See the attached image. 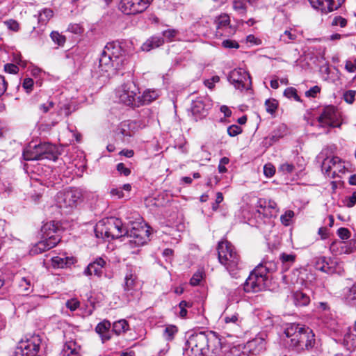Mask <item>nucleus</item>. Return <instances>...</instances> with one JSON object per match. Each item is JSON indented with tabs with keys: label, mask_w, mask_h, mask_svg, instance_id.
I'll list each match as a JSON object with an SVG mask.
<instances>
[{
	"label": "nucleus",
	"mask_w": 356,
	"mask_h": 356,
	"mask_svg": "<svg viewBox=\"0 0 356 356\" xmlns=\"http://www.w3.org/2000/svg\"><path fill=\"white\" fill-rule=\"evenodd\" d=\"M124 56L121 47L109 42L105 47L99 61L101 76L109 78L116 74L124 63Z\"/></svg>",
	"instance_id": "nucleus-1"
},
{
	"label": "nucleus",
	"mask_w": 356,
	"mask_h": 356,
	"mask_svg": "<svg viewBox=\"0 0 356 356\" xmlns=\"http://www.w3.org/2000/svg\"><path fill=\"white\" fill-rule=\"evenodd\" d=\"M284 334L290 339L289 346L296 351L312 348L315 344V334L312 330L296 323L286 324Z\"/></svg>",
	"instance_id": "nucleus-2"
},
{
	"label": "nucleus",
	"mask_w": 356,
	"mask_h": 356,
	"mask_svg": "<svg viewBox=\"0 0 356 356\" xmlns=\"http://www.w3.org/2000/svg\"><path fill=\"white\" fill-rule=\"evenodd\" d=\"M336 150L334 145L327 146L316 156L318 162L321 163L323 173L330 178H335L339 174L346 172L344 161L339 156H333Z\"/></svg>",
	"instance_id": "nucleus-3"
},
{
	"label": "nucleus",
	"mask_w": 356,
	"mask_h": 356,
	"mask_svg": "<svg viewBox=\"0 0 356 356\" xmlns=\"http://www.w3.org/2000/svg\"><path fill=\"white\" fill-rule=\"evenodd\" d=\"M275 268V264L268 261L260 264L251 272L244 284V290L248 293L266 290L269 284L268 273Z\"/></svg>",
	"instance_id": "nucleus-4"
},
{
	"label": "nucleus",
	"mask_w": 356,
	"mask_h": 356,
	"mask_svg": "<svg viewBox=\"0 0 356 356\" xmlns=\"http://www.w3.org/2000/svg\"><path fill=\"white\" fill-rule=\"evenodd\" d=\"M58 227L54 221L47 222L41 228L42 240L31 250L34 254H40L55 247L60 241Z\"/></svg>",
	"instance_id": "nucleus-5"
},
{
	"label": "nucleus",
	"mask_w": 356,
	"mask_h": 356,
	"mask_svg": "<svg viewBox=\"0 0 356 356\" xmlns=\"http://www.w3.org/2000/svg\"><path fill=\"white\" fill-rule=\"evenodd\" d=\"M218 255L220 263L233 277H236L241 269L239 257L234 247L227 241H220L218 245Z\"/></svg>",
	"instance_id": "nucleus-6"
},
{
	"label": "nucleus",
	"mask_w": 356,
	"mask_h": 356,
	"mask_svg": "<svg viewBox=\"0 0 356 356\" xmlns=\"http://www.w3.org/2000/svg\"><path fill=\"white\" fill-rule=\"evenodd\" d=\"M95 235L97 238H118L126 236L127 228L124 227L120 219L111 217L104 219L96 225Z\"/></svg>",
	"instance_id": "nucleus-7"
},
{
	"label": "nucleus",
	"mask_w": 356,
	"mask_h": 356,
	"mask_svg": "<svg viewBox=\"0 0 356 356\" xmlns=\"http://www.w3.org/2000/svg\"><path fill=\"white\" fill-rule=\"evenodd\" d=\"M58 153L56 147L49 143L29 145L23 151V157L26 161L48 159L56 161Z\"/></svg>",
	"instance_id": "nucleus-8"
},
{
	"label": "nucleus",
	"mask_w": 356,
	"mask_h": 356,
	"mask_svg": "<svg viewBox=\"0 0 356 356\" xmlns=\"http://www.w3.org/2000/svg\"><path fill=\"white\" fill-rule=\"evenodd\" d=\"M126 236L129 238L130 247L135 248L143 245L149 240V227L143 222H133L131 227L127 229Z\"/></svg>",
	"instance_id": "nucleus-9"
},
{
	"label": "nucleus",
	"mask_w": 356,
	"mask_h": 356,
	"mask_svg": "<svg viewBox=\"0 0 356 356\" xmlns=\"http://www.w3.org/2000/svg\"><path fill=\"white\" fill-rule=\"evenodd\" d=\"M139 89L132 81H129L121 85L116 90V97L120 102L131 107H139L140 100L138 99Z\"/></svg>",
	"instance_id": "nucleus-10"
},
{
	"label": "nucleus",
	"mask_w": 356,
	"mask_h": 356,
	"mask_svg": "<svg viewBox=\"0 0 356 356\" xmlns=\"http://www.w3.org/2000/svg\"><path fill=\"white\" fill-rule=\"evenodd\" d=\"M81 197L80 189L70 188L57 194L56 202L60 209L70 211L77 207Z\"/></svg>",
	"instance_id": "nucleus-11"
},
{
	"label": "nucleus",
	"mask_w": 356,
	"mask_h": 356,
	"mask_svg": "<svg viewBox=\"0 0 356 356\" xmlns=\"http://www.w3.org/2000/svg\"><path fill=\"white\" fill-rule=\"evenodd\" d=\"M40 338L32 336L26 340H21L15 350V356H36L40 349Z\"/></svg>",
	"instance_id": "nucleus-12"
},
{
	"label": "nucleus",
	"mask_w": 356,
	"mask_h": 356,
	"mask_svg": "<svg viewBox=\"0 0 356 356\" xmlns=\"http://www.w3.org/2000/svg\"><path fill=\"white\" fill-rule=\"evenodd\" d=\"M209 339L205 332H200L190 337L188 343L196 356H204L209 350Z\"/></svg>",
	"instance_id": "nucleus-13"
},
{
	"label": "nucleus",
	"mask_w": 356,
	"mask_h": 356,
	"mask_svg": "<svg viewBox=\"0 0 356 356\" xmlns=\"http://www.w3.org/2000/svg\"><path fill=\"white\" fill-rule=\"evenodd\" d=\"M153 0H121L120 10L126 15H135L145 11Z\"/></svg>",
	"instance_id": "nucleus-14"
},
{
	"label": "nucleus",
	"mask_w": 356,
	"mask_h": 356,
	"mask_svg": "<svg viewBox=\"0 0 356 356\" xmlns=\"http://www.w3.org/2000/svg\"><path fill=\"white\" fill-rule=\"evenodd\" d=\"M229 82L236 89H248L251 85V80L249 74L242 68L233 70L229 74Z\"/></svg>",
	"instance_id": "nucleus-15"
},
{
	"label": "nucleus",
	"mask_w": 356,
	"mask_h": 356,
	"mask_svg": "<svg viewBox=\"0 0 356 356\" xmlns=\"http://www.w3.org/2000/svg\"><path fill=\"white\" fill-rule=\"evenodd\" d=\"M338 119L339 114L334 107L327 106L319 116L318 122L323 127H339Z\"/></svg>",
	"instance_id": "nucleus-16"
},
{
	"label": "nucleus",
	"mask_w": 356,
	"mask_h": 356,
	"mask_svg": "<svg viewBox=\"0 0 356 356\" xmlns=\"http://www.w3.org/2000/svg\"><path fill=\"white\" fill-rule=\"evenodd\" d=\"M312 7L320 9L325 13L337 10L345 0H309Z\"/></svg>",
	"instance_id": "nucleus-17"
},
{
	"label": "nucleus",
	"mask_w": 356,
	"mask_h": 356,
	"mask_svg": "<svg viewBox=\"0 0 356 356\" xmlns=\"http://www.w3.org/2000/svg\"><path fill=\"white\" fill-rule=\"evenodd\" d=\"M106 264V261L102 257L97 258L94 261L90 263L84 270V275L91 276L92 275L101 277L103 273V268Z\"/></svg>",
	"instance_id": "nucleus-18"
},
{
	"label": "nucleus",
	"mask_w": 356,
	"mask_h": 356,
	"mask_svg": "<svg viewBox=\"0 0 356 356\" xmlns=\"http://www.w3.org/2000/svg\"><path fill=\"white\" fill-rule=\"evenodd\" d=\"M258 204L257 211L264 216L269 218L276 214L273 213L277 211V204L274 201L260 200Z\"/></svg>",
	"instance_id": "nucleus-19"
},
{
	"label": "nucleus",
	"mask_w": 356,
	"mask_h": 356,
	"mask_svg": "<svg viewBox=\"0 0 356 356\" xmlns=\"http://www.w3.org/2000/svg\"><path fill=\"white\" fill-rule=\"evenodd\" d=\"M137 277L131 270L126 273L124 277V291L127 296H134L136 291Z\"/></svg>",
	"instance_id": "nucleus-20"
},
{
	"label": "nucleus",
	"mask_w": 356,
	"mask_h": 356,
	"mask_svg": "<svg viewBox=\"0 0 356 356\" xmlns=\"http://www.w3.org/2000/svg\"><path fill=\"white\" fill-rule=\"evenodd\" d=\"M191 112L196 120L207 115V109L205 108V105L202 99H198L193 102Z\"/></svg>",
	"instance_id": "nucleus-21"
},
{
	"label": "nucleus",
	"mask_w": 356,
	"mask_h": 356,
	"mask_svg": "<svg viewBox=\"0 0 356 356\" xmlns=\"http://www.w3.org/2000/svg\"><path fill=\"white\" fill-rule=\"evenodd\" d=\"M314 266L317 270L327 274H332L335 272L332 267L330 266L325 257H316Z\"/></svg>",
	"instance_id": "nucleus-22"
},
{
	"label": "nucleus",
	"mask_w": 356,
	"mask_h": 356,
	"mask_svg": "<svg viewBox=\"0 0 356 356\" xmlns=\"http://www.w3.org/2000/svg\"><path fill=\"white\" fill-rule=\"evenodd\" d=\"M164 43V40L159 36H153L145 42L141 46L143 51H149L152 49L157 48Z\"/></svg>",
	"instance_id": "nucleus-23"
},
{
	"label": "nucleus",
	"mask_w": 356,
	"mask_h": 356,
	"mask_svg": "<svg viewBox=\"0 0 356 356\" xmlns=\"http://www.w3.org/2000/svg\"><path fill=\"white\" fill-rule=\"evenodd\" d=\"M224 314V322L226 325L232 324L235 325L237 329L241 327L243 318H241L238 313L234 312L229 314L227 311H225Z\"/></svg>",
	"instance_id": "nucleus-24"
},
{
	"label": "nucleus",
	"mask_w": 356,
	"mask_h": 356,
	"mask_svg": "<svg viewBox=\"0 0 356 356\" xmlns=\"http://www.w3.org/2000/svg\"><path fill=\"white\" fill-rule=\"evenodd\" d=\"M80 347L74 341L65 343L63 349V356H79Z\"/></svg>",
	"instance_id": "nucleus-25"
},
{
	"label": "nucleus",
	"mask_w": 356,
	"mask_h": 356,
	"mask_svg": "<svg viewBox=\"0 0 356 356\" xmlns=\"http://www.w3.org/2000/svg\"><path fill=\"white\" fill-rule=\"evenodd\" d=\"M110 327L111 323L108 321H104L96 326L95 330L101 335L102 339L104 342L110 339V336L108 333Z\"/></svg>",
	"instance_id": "nucleus-26"
},
{
	"label": "nucleus",
	"mask_w": 356,
	"mask_h": 356,
	"mask_svg": "<svg viewBox=\"0 0 356 356\" xmlns=\"http://www.w3.org/2000/svg\"><path fill=\"white\" fill-rule=\"evenodd\" d=\"M159 94L155 90H147L143 92L141 96H138V100H140V106L144 104H147L157 99Z\"/></svg>",
	"instance_id": "nucleus-27"
},
{
	"label": "nucleus",
	"mask_w": 356,
	"mask_h": 356,
	"mask_svg": "<svg viewBox=\"0 0 356 356\" xmlns=\"http://www.w3.org/2000/svg\"><path fill=\"white\" fill-rule=\"evenodd\" d=\"M217 30H226L230 28V18L226 13H222L215 19Z\"/></svg>",
	"instance_id": "nucleus-28"
},
{
	"label": "nucleus",
	"mask_w": 356,
	"mask_h": 356,
	"mask_svg": "<svg viewBox=\"0 0 356 356\" xmlns=\"http://www.w3.org/2000/svg\"><path fill=\"white\" fill-rule=\"evenodd\" d=\"M343 343L348 350L356 348V331L349 330L344 335Z\"/></svg>",
	"instance_id": "nucleus-29"
},
{
	"label": "nucleus",
	"mask_w": 356,
	"mask_h": 356,
	"mask_svg": "<svg viewBox=\"0 0 356 356\" xmlns=\"http://www.w3.org/2000/svg\"><path fill=\"white\" fill-rule=\"evenodd\" d=\"M296 255L294 254L282 253L280 259L282 265V270H287L295 262Z\"/></svg>",
	"instance_id": "nucleus-30"
},
{
	"label": "nucleus",
	"mask_w": 356,
	"mask_h": 356,
	"mask_svg": "<svg viewBox=\"0 0 356 356\" xmlns=\"http://www.w3.org/2000/svg\"><path fill=\"white\" fill-rule=\"evenodd\" d=\"M293 301L297 306H307L309 302V297L302 291H296L293 295Z\"/></svg>",
	"instance_id": "nucleus-31"
},
{
	"label": "nucleus",
	"mask_w": 356,
	"mask_h": 356,
	"mask_svg": "<svg viewBox=\"0 0 356 356\" xmlns=\"http://www.w3.org/2000/svg\"><path fill=\"white\" fill-rule=\"evenodd\" d=\"M330 249L331 252L336 255L341 254L343 253H349L345 243L343 241L332 242L330 245Z\"/></svg>",
	"instance_id": "nucleus-32"
},
{
	"label": "nucleus",
	"mask_w": 356,
	"mask_h": 356,
	"mask_svg": "<svg viewBox=\"0 0 356 356\" xmlns=\"http://www.w3.org/2000/svg\"><path fill=\"white\" fill-rule=\"evenodd\" d=\"M54 15L53 10L50 8H44L38 14V23L44 25L46 24Z\"/></svg>",
	"instance_id": "nucleus-33"
},
{
	"label": "nucleus",
	"mask_w": 356,
	"mask_h": 356,
	"mask_svg": "<svg viewBox=\"0 0 356 356\" xmlns=\"http://www.w3.org/2000/svg\"><path fill=\"white\" fill-rule=\"evenodd\" d=\"M129 328V324L127 321L122 319L118 321H115L113 325V330L117 334H120L121 333L124 332Z\"/></svg>",
	"instance_id": "nucleus-34"
},
{
	"label": "nucleus",
	"mask_w": 356,
	"mask_h": 356,
	"mask_svg": "<svg viewBox=\"0 0 356 356\" xmlns=\"http://www.w3.org/2000/svg\"><path fill=\"white\" fill-rule=\"evenodd\" d=\"M297 38V35L295 33H293L292 29L286 30L280 36V40L283 42L285 44H289L293 41L296 40Z\"/></svg>",
	"instance_id": "nucleus-35"
},
{
	"label": "nucleus",
	"mask_w": 356,
	"mask_h": 356,
	"mask_svg": "<svg viewBox=\"0 0 356 356\" xmlns=\"http://www.w3.org/2000/svg\"><path fill=\"white\" fill-rule=\"evenodd\" d=\"M32 286L33 283L31 277H27L21 278V280L19 283V286L22 292L29 293L31 291Z\"/></svg>",
	"instance_id": "nucleus-36"
},
{
	"label": "nucleus",
	"mask_w": 356,
	"mask_h": 356,
	"mask_svg": "<svg viewBox=\"0 0 356 356\" xmlns=\"http://www.w3.org/2000/svg\"><path fill=\"white\" fill-rule=\"evenodd\" d=\"M72 261V259L68 257H54L52 258L54 265L58 268H64L67 264H70Z\"/></svg>",
	"instance_id": "nucleus-37"
},
{
	"label": "nucleus",
	"mask_w": 356,
	"mask_h": 356,
	"mask_svg": "<svg viewBox=\"0 0 356 356\" xmlns=\"http://www.w3.org/2000/svg\"><path fill=\"white\" fill-rule=\"evenodd\" d=\"M50 37L56 44L60 47H63L66 42L65 36L60 34L58 31H52Z\"/></svg>",
	"instance_id": "nucleus-38"
},
{
	"label": "nucleus",
	"mask_w": 356,
	"mask_h": 356,
	"mask_svg": "<svg viewBox=\"0 0 356 356\" xmlns=\"http://www.w3.org/2000/svg\"><path fill=\"white\" fill-rule=\"evenodd\" d=\"M177 328L175 325L167 326L163 332V337L167 341L173 339L175 334L177 332Z\"/></svg>",
	"instance_id": "nucleus-39"
},
{
	"label": "nucleus",
	"mask_w": 356,
	"mask_h": 356,
	"mask_svg": "<svg viewBox=\"0 0 356 356\" xmlns=\"http://www.w3.org/2000/svg\"><path fill=\"white\" fill-rule=\"evenodd\" d=\"M233 8L240 14H245L247 10L246 4L243 0H234Z\"/></svg>",
	"instance_id": "nucleus-40"
},
{
	"label": "nucleus",
	"mask_w": 356,
	"mask_h": 356,
	"mask_svg": "<svg viewBox=\"0 0 356 356\" xmlns=\"http://www.w3.org/2000/svg\"><path fill=\"white\" fill-rule=\"evenodd\" d=\"M294 217V212L291 210L285 211L280 217V220L284 226H289Z\"/></svg>",
	"instance_id": "nucleus-41"
},
{
	"label": "nucleus",
	"mask_w": 356,
	"mask_h": 356,
	"mask_svg": "<svg viewBox=\"0 0 356 356\" xmlns=\"http://www.w3.org/2000/svg\"><path fill=\"white\" fill-rule=\"evenodd\" d=\"M265 106L266 111L273 114L277 108V102L274 99H269L266 101Z\"/></svg>",
	"instance_id": "nucleus-42"
},
{
	"label": "nucleus",
	"mask_w": 356,
	"mask_h": 356,
	"mask_svg": "<svg viewBox=\"0 0 356 356\" xmlns=\"http://www.w3.org/2000/svg\"><path fill=\"white\" fill-rule=\"evenodd\" d=\"M284 95L288 98H293L297 102H301L300 97L297 94L296 89L293 87L287 88L284 90Z\"/></svg>",
	"instance_id": "nucleus-43"
},
{
	"label": "nucleus",
	"mask_w": 356,
	"mask_h": 356,
	"mask_svg": "<svg viewBox=\"0 0 356 356\" xmlns=\"http://www.w3.org/2000/svg\"><path fill=\"white\" fill-rule=\"evenodd\" d=\"M191 306H192V304L188 302H186L185 300L181 301L179 304V307L180 308V312H179L180 317L185 318L187 315V310L186 308L191 307Z\"/></svg>",
	"instance_id": "nucleus-44"
},
{
	"label": "nucleus",
	"mask_w": 356,
	"mask_h": 356,
	"mask_svg": "<svg viewBox=\"0 0 356 356\" xmlns=\"http://www.w3.org/2000/svg\"><path fill=\"white\" fill-rule=\"evenodd\" d=\"M295 166L289 163H284L280 165L279 170L284 174H289L293 172Z\"/></svg>",
	"instance_id": "nucleus-45"
},
{
	"label": "nucleus",
	"mask_w": 356,
	"mask_h": 356,
	"mask_svg": "<svg viewBox=\"0 0 356 356\" xmlns=\"http://www.w3.org/2000/svg\"><path fill=\"white\" fill-rule=\"evenodd\" d=\"M242 132V129L238 125H231L227 128V134L232 136H236Z\"/></svg>",
	"instance_id": "nucleus-46"
},
{
	"label": "nucleus",
	"mask_w": 356,
	"mask_h": 356,
	"mask_svg": "<svg viewBox=\"0 0 356 356\" xmlns=\"http://www.w3.org/2000/svg\"><path fill=\"white\" fill-rule=\"evenodd\" d=\"M356 91L350 90L344 92L343 99L348 104H353L355 100Z\"/></svg>",
	"instance_id": "nucleus-47"
},
{
	"label": "nucleus",
	"mask_w": 356,
	"mask_h": 356,
	"mask_svg": "<svg viewBox=\"0 0 356 356\" xmlns=\"http://www.w3.org/2000/svg\"><path fill=\"white\" fill-rule=\"evenodd\" d=\"M4 24L11 31L17 32L19 29V24L16 20L9 19L4 22Z\"/></svg>",
	"instance_id": "nucleus-48"
},
{
	"label": "nucleus",
	"mask_w": 356,
	"mask_h": 356,
	"mask_svg": "<svg viewBox=\"0 0 356 356\" xmlns=\"http://www.w3.org/2000/svg\"><path fill=\"white\" fill-rule=\"evenodd\" d=\"M345 204L348 208L353 207L356 204V191H354L350 196L346 197Z\"/></svg>",
	"instance_id": "nucleus-49"
},
{
	"label": "nucleus",
	"mask_w": 356,
	"mask_h": 356,
	"mask_svg": "<svg viewBox=\"0 0 356 356\" xmlns=\"http://www.w3.org/2000/svg\"><path fill=\"white\" fill-rule=\"evenodd\" d=\"M178 31L175 29H168L163 32V35L168 41L171 42L177 35Z\"/></svg>",
	"instance_id": "nucleus-50"
},
{
	"label": "nucleus",
	"mask_w": 356,
	"mask_h": 356,
	"mask_svg": "<svg viewBox=\"0 0 356 356\" xmlns=\"http://www.w3.org/2000/svg\"><path fill=\"white\" fill-rule=\"evenodd\" d=\"M65 305L71 311H75L79 307L80 302L77 299L73 298L67 300Z\"/></svg>",
	"instance_id": "nucleus-51"
},
{
	"label": "nucleus",
	"mask_w": 356,
	"mask_h": 356,
	"mask_svg": "<svg viewBox=\"0 0 356 356\" xmlns=\"http://www.w3.org/2000/svg\"><path fill=\"white\" fill-rule=\"evenodd\" d=\"M339 237L343 240L348 239L350 237V232L345 227H341L337 230Z\"/></svg>",
	"instance_id": "nucleus-52"
},
{
	"label": "nucleus",
	"mask_w": 356,
	"mask_h": 356,
	"mask_svg": "<svg viewBox=\"0 0 356 356\" xmlns=\"http://www.w3.org/2000/svg\"><path fill=\"white\" fill-rule=\"evenodd\" d=\"M346 298L348 301H353L356 300V283L348 289L346 294Z\"/></svg>",
	"instance_id": "nucleus-53"
},
{
	"label": "nucleus",
	"mask_w": 356,
	"mask_h": 356,
	"mask_svg": "<svg viewBox=\"0 0 356 356\" xmlns=\"http://www.w3.org/2000/svg\"><path fill=\"white\" fill-rule=\"evenodd\" d=\"M347 24V20L341 17V16H337L335 17L332 22V26H340L341 27H345Z\"/></svg>",
	"instance_id": "nucleus-54"
},
{
	"label": "nucleus",
	"mask_w": 356,
	"mask_h": 356,
	"mask_svg": "<svg viewBox=\"0 0 356 356\" xmlns=\"http://www.w3.org/2000/svg\"><path fill=\"white\" fill-rule=\"evenodd\" d=\"M220 77L218 76H213L211 79L205 80L204 83L209 89H213L216 83H218Z\"/></svg>",
	"instance_id": "nucleus-55"
},
{
	"label": "nucleus",
	"mask_w": 356,
	"mask_h": 356,
	"mask_svg": "<svg viewBox=\"0 0 356 356\" xmlns=\"http://www.w3.org/2000/svg\"><path fill=\"white\" fill-rule=\"evenodd\" d=\"M275 172V168L273 165L268 163L266 164L264 167V173L268 177H271Z\"/></svg>",
	"instance_id": "nucleus-56"
},
{
	"label": "nucleus",
	"mask_w": 356,
	"mask_h": 356,
	"mask_svg": "<svg viewBox=\"0 0 356 356\" xmlns=\"http://www.w3.org/2000/svg\"><path fill=\"white\" fill-rule=\"evenodd\" d=\"M202 279V273L197 272L191 277V279L190 280V283L193 286H197L200 284Z\"/></svg>",
	"instance_id": "nucleus-57"
},
{
	"label": "nucleus",
	"mask_w": 356,
	"mask_h": 356,
	"mask_svg": "<svg viewBox=\"0 0 356 356\" xmlns=\"http://www.w3.org/2000/svg\"><path fill=\"white\" fill-rule=\"evenodd\" d=\"M117 170L121 174L124 176H128L131 173L130 169L127 168L125 165L122 163H120L117 165Z\"/></svg>",
	"instance_id": "nucleus-58"
},
{
	"label": "nucleus",
	"mask_w": 356,
	"mask_h": 356,
	"mask_svg": "<svg viewBox=\"0 0 356 356\" xmlns=\"http://www.w3.org/2000/svg\"><path fill=\"white\" fill-rule=\"evenodd\" d=\"M4 70L8 73L17 74L18 72L19 67L15 64L8 63L5 65Z\"/></svg>",
	"instance_id": "nucleus-59"
},
{
	"label": "nucleus",
	"mask_w": 356,
	"mask_h": 356,
	"mask_svg": "<svg viewBox=\"0 0 356 356\" xmlns=\"http://www.w3.org/2000/svg\"><path fill=\"white\" fill-rule=\"evenodd\" d=\"M67 30L75 34H80L83 31L81 26L77 24H70Z\"/></svg>",
	"instance_id": "nucleus-60"
},
{
	"label": "nucleus",
	"mask_w": 356,
	"mask_h": 356,
	"mask_svg": "<svg viewBox=\"0 0 356 356\" xmlns=\"http://www.w3.org/2000/svg\"><path fill=\"white\" fill-rule=\"evenodd\" d=\"M321 91V88L318 86H315L311 88L309 90L305 92L307 97H314Z\"/></svg>",
	"instance_id": "nucleus-61"
},
{
	"label": "nucleus",
	"mask_w": 356,
	"mask_h": 356,
	"mask_svg": "<svg viewBox=\"0 0 356 356\" xmlns=\"http://www.w3.org/2000/svg\"><path fill=\"white\" fill-rule=\"evenodd\" d=\"M110 194L111 196H117L118 198L120 199L124 197V196L122 189L120 188H112L110 191Z\"/></svg>",
	"instance_id": "nucleus-62"
},
{
	"label": "nucleus",
	"mask_w": 356,
	"mask_h": 356,
	"mask_svg": "<svg viewBox=\"0 0 356 356\" xmlns=\"http://www.w3.org/2000/svg\"><path fill=\"white\" fill-rule=\"evenodd\" d=\"M222 46L225 48H236L237 49L239 45L238 44L233 40H226L222 42Z\"/></svg>",
	"instance_id": "nucleus-63"
},
{
	"label": "nucleus",
	"mask_w": 356,
	"mask_h": 356,
	"mask_svg": "<svg viewBox=\"0 0 356 356\" xmlns=\"http://www.w3.org/2000/svg\"><path fill=\"white\" fill-rule=\"evenodd\" d=\"M54 106V103L49 101L47 104L40 105V108L43 113H47Z\"/></svg>",
	"instance_id": "nucleus-64"
}]
</instances>
